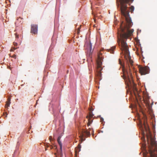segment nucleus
Instances as JSON below:
<instances>
[{
	"label": "nucleus",
	"mask_w": 157,
	"mask_h": 157,
	"mask_svg": "<svg viewBox=\"0 0 157 157\" xmlns=\"http://www.w3.org/2000/svg\"><path fill=\"white\" fill-rule=\"evenodd\" d=\"M103 61V58L102 54L101 53H99L98 54V58L97 60V75L98 77H101V71L103 68L102 67V62Z\"/></svg>",
	"instance_id": "1"
},
{
	"label": "nucleus",
	"mask_w": 157,
	"mask_h": 157,
	"mask_svg": "<svg viewBox=\"0 0 157 157\" xmlns=\"http://www.w3.org/2000/svg\"><path fill=\"white\" fill-rule=\"evenodd\" d=\"M120 3V10L121 14H129L128 10L127 4L129 2H132L133 0H119Z\"/></svg>",
	"instance_id": "2"
},
{
	"label": "nucleus",
	"mask_w": 157,
	"mask_h": 157,
	"mask_svg": "<svg viewBox=\"0 0 157 157\" xmlns=\"http://www.w3.org/2000/svg\"><path fill=\"white\" fill-rule=\"evenodd\" d=\"M150 157H157V143H147Z\"/></svg>",
	"instance_id": "3"
},
{
	"label": "nucleus",
	"mask_w": 157,
	"mask_h": 157,
	"mask_svg": "<svg viewBox=\"0 0 157 157\" xmlns=\"http://www.w3.org/2000/svg\"><path fill=\"white\" fill-rule=\"evenodd\" d=\"M139 71L141 75H145L148 73L149 72V67L147 66L141 67L139 66Z\"/></svg>",
	"instance_id": "4"
},
{
	"label": "nucleus",
	"mask_w": 157,
	"mask_h": 157,
	"mask_svg": "<svg viewBox=\"0 0 157 157\" xmlns=\"http://www.w3.org/2000/svg\"><path fill=\"white\" fill-rule=\"evenodd\" d=\"M92 131L91 133L93 132V130L91 128H89L88 129L85 130L83 129L82 130L81 134L80 135V136L82 138L83 137H86L87 136L88 137L90 136V131Z\"/></svg>",
	"instance_id": "5"
},
{
	"label": "nucleus",
	"mask_w": 157,
	"mask_h": 157,
	"mask_svg": "<svg viewBox=\"0 0 157 157\" xmlns=\"http://www.w3.org/2000/svg\"><path fill=\"white\" fill-rule=\"evenodd\" d=\"M38 26L36 25H31V33L36 34L37 33Z\"/></svg>",
	"instance_id": "6"
},
{
	"label": "nucleus",
	"mask_w": 157,
	"mask_h": 157,
	"mask_svg": "<svg viewBox=\"0 0 157 157\" xmlns=\"http://www.w3.org/2000/svg\"><path fill=\"white\" fill-rule=\"evenodd\" d=\"M94 114L90 112L88 115L86 116V118L88 119V122L87 124V126H90L91 124L93 121V120L91 119V118L93 117Z\"/></svg>",
	"instance_id": "7"
},
{
	"label": "nucleus",
	"mask_w": 157,
	"mask_h": 157,
	"mask_svg": "<svg viewBox=\"0 0 157 157\" xmlns=\"http://www.w3.org/2000/svg\"><path fill=\"white\" fill-rule=\"evenodd\" d=\"M61 137V136H59V137H58V139H57V141H58V142L59 144L60 147V149L61 150V152L60 153V155H61V156H62V155H63L62 153V144L61 143V141L60 140Z\"/></svg>",
	"instance_id": "8"
},
{
	"label": "nucleus",
	"mask_w": 157,
	"mask_h": 157,
	"mask_svg": "<svg viewBox=\"0 0 157 157\" xmlns=\"http://www.w3.org/2000/svg\"><path fill=\"white\" fill-rule=\"evenodd\" d=\"M88 51L89 52L90 55L92 54L93 51L92 49V44L90 42L89 43L88 45Z\"/></svg>",
	"instance_id": "9"
},
{
	"label": "nucleus",
	"mask_w": 157,
	"mask_h": 157,
	"mask_svg": "<svg viewBox=\"0 0 157 157\" xmlns=\"http://www.w3.org/2000/svg\"><path fill=\"white\" fill-rule=\"evenodd\" d=\"M81 148V146L80 145V144H79L78 145V146L75 148V155H77V154H77V153L79 151H80Z\"/></svg>",
	"instance_id": "10"
},
{
	"label": "nucleus",
	"mask_w": 157,
	"mask_h": 157,
	"mask_svg": "<svg viewBox=\"0 0 157 157\" xmlns=\"http://www.w3.org/2000/svg\"><path fill=\"white\" fill-rule=\"evenodd\" d=\"M116 48V46H114L109 49H108V52H110V53L113 54L114 52V50Z\"/></svg>",
	"instance_id": "11"
},
{
	"label": "nucleus",
	"mask_w": 157,
	"mask_h": 157,
	"mask_svg": "<svg viewBox=\"0 0 157 157\" xmlns=\"http://www.w3.org/2000/svg\"><path fill=\"white\" fill-rule=\"evenodd\" d=\"M10 98H9L8 99V101L6 102L5 107L6 108L10 106Z\"/></svg>",
	"instance_id": "12"
},
{
	"label": "nucleus",
	"mask_w": 157,
	"mask_h": 157,
	"mask_svg": "<svg viewBox=\"0 0 157 157\" xmlns=\"http://www.w3.org/2000/svg\"><path fill=\"white\" fill-rule=\"evenodd\" d=\"M134 7L133 6H131L130 8V11L132 13V12H133V11L134 10Z\"/></svg>",
	"instance_id": "13"
},
{
	"label": "nucleus",
	"mask_w": 157,
	"mask_h": 157,
	"mask_svg": "<svg viewBox=\"0 0 157 157\" xmlns=\"http://www.w3.org/2000/svg\"><path fill=\"white\" fill-rule=\"evenodd\" d=\"M17 48H13L12 47L10 50V52H13V51L14 50L16 49H17Z\"/></svg>",
	"instance_id": "14"
},
{
	"label": "nucleus",
	"mask_w": 157,
	"mask_h": 157,
	"mask_svg": "<svg viewBox=\"0 0 157 157\" xmlns=\"http://www.w3.org/2000/svg\"><path fill=\"white\" fill-rule=\"evenodd\" d=\"M50 144L48 143H47L46 145H45V147H49Z\"/></svg>",
	"instance_id": "15"
},
{
	"label": "nucleus",
	"mask_w": 157,
	"mask_h": 157,
	"mask_svg": "<svg viewBox=\"0 0 157 157\" xmlns=\"http://www.w3.org/2000/svg\"><path fill=\"white\" fill-rule=\"evenodd\" d=\"M49 140L50 142H51L52 140V136H50L49 137Z\"/></svg>",
	"instance_id": "16"
},
{
	"label": "nucleus",
	"mask_w": 157,
	"mask_h": 157,
	"mask_svg": "<svg viewBox=\"0 0 157 157\" xmlns=\"http://www.w3.org/2000/svg\"><path fill=\"white\" fill-rule=\"evenodd\" d=\"M12 57H13V58H14L15 59H16V56L15 55H13L12 56H11Z\"/></svg>",
	"instance_id": "17"
},
{
	"label": "nucleus",
	"mask_w": 157,
	"mask_h": 157,
	"mask_svg": "<svg viewBox=\"0 0 157 157\" xmlns=\"http://www.w3.org/2000/svg\"><path fill=\"white\" fill-rule=\"evenodd\" d=\"M49 147H50V148L51 149H52L53 148V146L52 145H50Z\"/></svg>",
	"instance_id": "18"
},
{
	"label": "nucleus",
	"mask_w": 157,
	"mask_h": 157,
	"mask_svg": "<svg viewBox=\"0 0 157 157\" xmlns=\"http://www.w3.org/2000/svg\"><path fill=\"white\" fill-rule=\"evenodd\" d=\"M15 35H16V38L17 39V38H18V35L17 34H15Z\"/></svg>",
	"instance_id": "19"
},
{
	"label": "nucleus",
	"mask_w": 157,
	"mask_h": 157,
	"mask_svg": "<svg viewBox=\"0 0 157 157\" xmlns=\"http://www.w3.org/2000/svg\"><path fill=\"white\" fill-rule=\"evenodd\" d=\"M13 44L15 46L17 45V43L16 42H13Z\"/></svg>",
	"instance_id": "20"
},
{
	"label": "nucleus",
	"mask_w": 157,
	"mask_h": 157,
	"mask_svg": "<svg viewBox=\"0 0 157 157\" xmlns=\"http://www.w3.org/2000/svg\"><path fill=\"white\" fill-rule=\"evenodd\" d=\"M53 148L55 149H56L57 148V147L56 146V145H54V147H53Z\"/></svg>",
	"instance_id": "21"
},
{
	"label": "nucleus",
	"mask_w": 157,
	"mask_h": 157,
	"mask_svg": "<svg viewBox=\"0 0 157 157\" xmlns=\"http://www.w3.org/2000/svg\"><path fill=\"white\" fill-rule=\"evenodd\" d=\"M104 119L102 118H101L100 119V121L101 122H102L103 121Z\"/></svg>",
	"instance_id": "22"
},
{
	"label": "nucleus",
	"mask_w": 157,
	"mask_h": 157,
	"mask_svg": "<svg viewBox=\"0 0 157 157\" xmlns=\"http://www.w3.org/2000/svg\"><path fill=\"white\" fill-rule=\"evenodd\" d=\"M86 45H87V44H85V46H86Z\"/></svg>",
	"instance_id": "23"
},
{
	"label": "nucleus",
	"mask_w": 157,
	"mask_h": 157,
	"mask_svg": "<svg viewBox=\"0 0 157 157\" xmlns=\"http://www.w3.org/2000/svg\"><path fill=\"white\" fill-rule=\"evenodd\" d=\"M45 150H47V149H46V148H45Z\"/></svg>",
	"instance_id": "24"
}]
</instances>
